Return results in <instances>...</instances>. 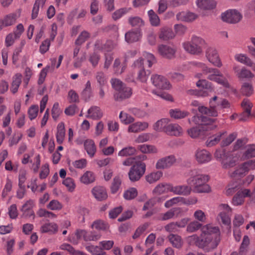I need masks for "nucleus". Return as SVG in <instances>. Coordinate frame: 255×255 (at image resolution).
<instances>
[{"label": "nucleus", "mask_w": 255, "mask_h": 255, "mask_svg": "<svg viewBox=\"0 0 255 255\" xmlns=\"http://www.w3.org/2000/svg\"><path fill=\"white\" fill-rule=\"evenodd\" d=\"M201 240L199 248L206 252L215 249L221 241L219 227L211 224L203 226L201 228Z\"/></svg>", "instance_id": "1"}, {"label": "nucleus", "mask_w": 255, "mask_h": 255, "mask_svg": "<svg viewBox=\"0 0 255 255\" xmlns=\"http://www.w3.org/2000/svg\"><path fill=\"white\" fill-rule=\"evenodd\" d=\"M208 180V175L202 174L199 170L194 169L190 172V177L187 179V183L195 192H209L210 187L206 184Z\"/></svg>", "instance_id": "2"}, {"label": "nucleus", "mask_w": 255, "mask_h": 255, "mask_svg": "<svg viewBox=\"0 0 255 255\" xmlns=\"http://www.w3.org/2000/svg\"><path fill=\"white\" fill-rule=\"evenodd\" d=\"M111 83L112 88L115 90L114 94V98L115 101L121 102L124 100L129 98L131 96V88L127 87L119 79H112Z\"/></svg>", "instance_id": "3"}, {"label": "nucleus", "mask_w": 255, "mask_h": 255, "mask_svg": "<svg viewBox=\"0 0 255 255\" xmlns=\"http://www.w3.org/2000/svg\"><path fill=\"white\" fill-rule=\"evenodd\" d=\"M205 42L201 37L192 35L190 41L182 43L184 49L188 53L193 55H199L203 52V47Z\"/></svg>", "instance_id": "4"}, {"label": "nucleus", "mask_w": 255, "mask_h": 255, "mask_svg": "<svg viewBox=\"0 0 255 255\" xmlns=\"http://www.w3.org/2000/svg\"><path fill=\"white\" fill-rule=\"evenodd\" d=\"M205 74H208V79L216 82L217 83L223 85L226 88L230 87V84L227 80L224 78L220 71L216 68H208L203 63H199Z\"/></svg>", "instance_id": "5"}, {"label": "nucleus", "mask_w": 255, "mask_h": 255, "mask_svg": "<svg viewBox=\"0 0 255 255\" xmlns=\"http://www.w3.org/2000/svg\"><path fill=\"white\" fill-rule=\"evenodd\" d=\"M216 119L207 118L203 116H194L192 121L196 125H202L203 130H209L215 129L217 125L214 123Z\"/></svg>", "instance_id": "6"}, {"label": "nucleus", "mask_w": 255, "mask_h": 255, "mask_svg": "<svg viewBox=\"0 0 255 255\" xmlns=\"http://www.w3.org/2000/svg\"><path fill=\"white\" fill-rule=\"evenodd\" d=\"M146 165L142 162H137L130 169L128 176L130 180L135 182L139 180L145 171Z\"/></svg>", "instance_id": "7"}, {"label": "nucleus", "mask_w": 255, "mask_h": 255, "mask_svg": "<svg viewBox=\"0 0 255 255\" xmlns=\"http://www.w3.org/2000/svg\"><path fill=\"white\" fill-rule=\"evenodd\" d=\"M222 19L229 23H238L242 18V14L236 9H230L223 13Z\"/></svg>", "instance_id": "8"}, {"label": "nucleus", "mask_w": 255, "mask_h": 255, "mask_svg": "<svg viewBox=\"0 0 255 255\" xmlns=\"http://www.w3.org/2000/svg\"><path fill=\"white\" fill-rule=\"evenodd\" d=\"M206 56L208 61L214 65L220 67L222 66V63L219 57L218 53L216 49L213 47H208L206 51Z\"/></svg>", "instance_id": "9"}, {"label": "nucleus", "mask_w": 255, "mask_h": 255, "mask_svg": "<svg viewBox=\"0 0 255 255\" xmlns=\"http://www.w3.org/2000/svg\"><path fill=\"white\" fill-rule=\"evenodd\" d=\"M151 81L153 85L159 89H167L170 88L169 82L162 76L153 75L151 77Z\"/></svg>", "instance_id": "10"}, {"label": "nucleus", "mask_w": 255, "mask_h": 255, "mask_svg": "<svg viewBox=\"0 0 255 255\" xmlns=\"http://www.w3.org/2000/svg\"><path fill=\"white\" fill-rule=\"evenodd\" d=\"M176 161L175 157L170 155L161 158L157 161L155 167L157 169H164L170 167Z\"/></svg>", "instance_id": "11"}, {"label": "nucleus", "mask_w": 255, "mask_h": 255, "mask_svg": "<svg viewBox=\"0 0 255 255\" xmlns=\"http://www.w3.org/2000/svg\"><path fill=\"white\" fill-rule=\"evenodd\" d=\"M220 213L219 215L222 223L225 225H229L231 223L229 214L231 212V208L228 204H222L219 207Z\"/></svg>", "instance_id": "12"}, {"label": "nucleus", "mask_w": 255, "mask_h": 255, "mask_svg": "<svg viewBox=\"0 0 255 255\" xmlns=\"http://www.w3.org/2000/svg\"><path fill=\"white\" fill-rule=\"evenodd\" d=\"M196 161L200 164L209 162L212 158V154L206 149H198L195 152Z\"/></svg>", "instance_id": "13"}, {"label": "nucleus", "mask_w": 255, "mask_h": 255, "mask_svg": "<svg viewBox=\"0 0 255 255\" xmlns=\"http://www.w3.org/2000/svg\"><path fill=\"white\" fill-rule=\"evenodd\" d=\"M19 16V14L17 13H11L5 15L2 18L0 19V31L4 27H7L14 24Z\"/></svg>", "instance_id": "14"}, {"label": "nucleus", "mask_w": 255, "mask_h": 255, "mask_svg": "<svg viewBox=\"0 0 255 255\" xmlns=\"http://www.w3.org/2000/svg\"><path fill=\"white\" fill-rule=\"evenodd\" d=\"M158 52L163 57L171 59L174 57L176 49L168 45L160 44L158 46Z\"/></svg>", "instance_id": "15"}, {"label": "nucleus", "mask_w": 255, "mask_h": 255, "mask_svg": "<svg viewBox=\"0 0 255 255\" xmlns=\"http://www.w3.org/2000/svg\"><path fill=\"white\" fill-rule=\"evenodd\" d=\"M192 189L189 185H182L176 186L171 185V192L174 194L183 196L190 194Z\"/></svg>", "instance_id": "16"}, {"label": "nucleus", "mask_w": 255, "mask_h": 255, "mask_svg": "<svg viewBox=\"0 0 255 255\" xmlns=\"http://www.w3.org/2000/svg\"><path fill=\"white\" fill-rule=\"evenodd\" d=\"M175 36L172 29L166 26L161 28L158 34L159 38L163 41L172 39Z\"/></svg>", "instance_id": "17"}, {"label": "nucleus", "mask_w": 255, "mask_h": 255, "mask_svg": "<svg viewBox=\"0 0 255 255\" xmlns=\"http://www.w3.org/2000/svg\"><path fill=\"white\" fill-rule=\"evenodd\" d=\"M199 112L203 114L210 117H216L218 116V112L216 107L212 103V101H210L209 108L206 107H200Z\"/></svg>", "instance_id": "18"}, {"label": "nucleus", "mask_w": 255, "mask_h": 255, "mask_svg": "<svg viewBox=\"0 0 255 255\" xmlns=\"http://www.w3.org/2000/svg\"><path fill=\"white\" fill-rule=\"evenodd\" d=\"M94 197L98 201L106 200L108 197L106 189L103 186H95L92 190Z\"/></svg>", "instance_id": "19"}, {"label": "nucleus", "mask_w": 255, "mask_h": 255, "mask_svg": "<svg viewBox=\"0 0 255 255\" xmlns=\"http://www.w3.org/2000/svg\"><path fill=\"white\" fill-rule=\"evenodd\" d=\"M233 70L236 76L240 79L252 78L254 76V75L251 71L245 67L240 69L239 66H235L233 67Z\"/></svg>", "instance_id": "20"}, {"label": "nucleus", "mask_w": 255, "mask_h": 255, "mask_svg": "<svg viewBox=\"0 0 255 255\" xmlns=\"http://www.w3.org/2000/svg\"><path fill=\"white\" fill-rule=\"evenodd\" d=\"M171 192V185L167 183H161L157 185L152 190V194L160 195Z\"/></svg>", "instance_id": "21"}, {"label": "nucleus", "mask_w": 255, "mask_h": 255, "mask_svg": "<svg viewBox=\"0 0 255 255\" xmlns=\"http://www.w3.org/2000/svg\"><path fill=\"white\" fill-rule=\"evenodd\" d=\"M197 6L203 10H211L216 7L217 2L214 0H197Z\"/></svg>", "instance_id": "22"}, {"label": "nucleus", "mask_w": 255, "mask_h": 255, "mask_svg": "<svg viewBox=\"0 0 255 255\" xmlns=\"http://www.w3.org/2000/svg\"><path fill=\"white\" fill-rule=\"evenodd\" d=\"M182 132V128L179 125L171 123H169L165 131L168 135L176 136L181 135Z\"/></svg>", "instance_id": "23"}, {"label": "nucleus", "mask_w": 255, "mask_h": 255, "mask_svg": "<svg viewBox=\"0 0 255 255\" xmlns=\"http://www.w3.org/2000/svg\"><path fill=\"white\" fill-rule=\"evenodd\" d=\"M197 17V15L191 12L181 11L176 14V18L178 20L191 22Z\"/></svg>", "instance_id": "24"}, {"label": "nucleus", "mask_w": 255, "mask_h": 255, "mask_svg": "<svg viewBox=\"0 0 255 255\" xmlns=\"http://www.w3.org/2000/svg\"><path fill=\"white\" fill-rule=\"evenodd\" d=\"M148 127L146 122H136L132 124L128 127L129 132H138L145 130Z\"/></svg>", "instance_id": "25"}, {"label": "nucleus", "mask_w": 255, "mask_h": 255, "mask_svg": "<svg viewBox=\"0 0 255 255\" xmlns=\"http://www.w3.org/2000/svg\"><path fill=\"white\" fill-rule=\"evenodd\" d=\"M235 59L243 64L251 67L252 70L255 72V63L251 59L244 54H237L235 56Z\"/></svg>", "instance_id": "26"}, {"label": "nucleus", "mask_w": 255, "mask_h": 255, "mask_svg": "<svg viewBox=\"0 0 255 255\" xmlns=\"http://www.w3.org/2000/svg\"><path fill=\"white\" fill-rule=\"evenodd\" d=\"M34 205V201L32 200L27 201L21 209V211L23 212V215L27 217L34 216V213L32 210Z\"/></svg>", "instance_id": "27"}, {"label": "nucleus", "mask_w": 255, "mask_h": 255, "mask_svg": "<svg viewBox=\"0 0 255 255\" xmlns=\"http://www.w3.org/2000/svg\"><path fill=\"white\" fill-rule=\"evenodd\" d=\"M22 75L20 73L15 74L12 78V82L10 90L12 93H16L21 83Z\"/></svg>", "instance_id": "28"}, {"label": "nucleus", "mask_w": 255, "mask_h": 255, "mask_svg": "<svg viewBox=\"0 0 255 255\" xmlns=\"http://www.w3.org/2000/svg\"><path fill=\"white\" fill-rule=\"evenodd\" d=\"M103 115V112L99 107L93 106L88 110V115L86 117L93 120H99Z\"/></svg>", "instance_id": "29"}, {"label": "nucleus", "mask_w": 255, "mask_h": 255, "mask_svg": "<svg viewBox=\"0 0 255 255\" xmlns=\"http://www.w3.org/2000/svg\"><path fill=\"white\" fill-rule=\"evenodd\" d=\"M165 197H154L146 202L142 208L143 211L151 209L157 203H162L165 200Z\"/></svg>", "instance_id": "30"}, {"label": "nucleus", "mask_w": 255, "mask_h": 255, "mask_svg": "<svg viewBox=\"0 0 255 255\" xmlns=\"http://www.w3.org/2000/svg\"><path fill=\"white\" fill-rule=\"evenodd\" d=\"M140 32L137 30H130L125 34V40L128 43H131L137 41L140 37Z\"/></svg>", "instance_id": "31"}, {"label": "nucleus", "mask_w": 255, "mask_h": 255, "mask_svg": "<svg viewBox=\"0 0 255 255\" xmlns=\"http://www.w3.org/2000/svg\"><path fill=\"white\" fill-rule=\"evenodd\" d=\"M168 239L173 247L178 249L182 248L183 242L179 235L171 234L168 236Z\"/></svg>", "instance_id": "32"}, {"label": "nucleus", "mask_w": 255, "mask_h": 255, "mask_svg": "<svg viewBox=\"0 0 255 255\" xmlns=\"http://www.w3.org/2000/svg\"><path fill=\"white\" fill-rule=\"evenodd\" d=\"M170 120L169 119L164 118L157 121L153 125V129L158 131H163L165 132L166 128L168 126Z\"/></svg>", "instance_id": "33"}, {"label": "nucleus", "mask_w": 255, "mask_h": 255, "mask_svg": "<svg viewBox=\"0 0 255 255\" xmlns=\"http://www.w3.org/2000/svg\"><path fill=\"white\" fill-rule=\"evenodd\" d=\"M84 147L89 155L92 157L96 151V147L94 141L92 139H87L84 142Z\"/></svg>", "instance_id": "34"}, {"label": "nucleus", "mask_w": 255, "mask_h": 255, "mask_svg": "<svg viewBox=\"0 0 255 255\" xmlns=\"http://www.w3.org/2000/svg\"><path fill=\"white\" fill-rule=\"evenodd\" d=\"M226 133V131L219 132L209 137L206 141L207 146L211 147L217 144L221 140L222 136Z\"/></svg>", "instance_id": "35"}, {"label": "nucleus", "mask_w": 255, "mask_h": 255, "mask_svg": "<svg viewBox=\"0 0 255 255\" xmlns=\"http://www.w3.org/2000/svg\"><path fill=\"white\" fill-rule=\"evenodd\" d=\"M162 175L163 173L160 171L152 172L145 176V179L149 184H152L159 180Z\"/></svg>", "instance_id": "36"}, {"label": "nucleus", "mask_w": 255, "mask_h": 255, "mask_svg": "<svg viewBox=\"0 0 255 255\" xmlns=\"http://www.w3.org/2000/svg\"><path fill=\"white\" fill-rule=\"evenodd\" d=\"M58 226L54 223L45 224L41 226L40 231L41 233H50L55 234L57 232Z\"/></svg>", "instance_id": "37"}, {"label": "nucleus", "mask_w": 255, "mask_h": 255, "mask_svg": "<svg viewBox=\"0 0 255 255\" xmlns=\"http://www.w3.org/2000/svg\"><path fill=\"white\" fill-rule=\"evenodd\" d=\"M65 129L63 123H60L57 126V132L56 134V140L59 144H61L65 137Z\"/></svg>", "instance_id": "38"}, {"label": "nucleus", "mask_w": 255, "mask_h": 255, "mask_svg": "<svg viewBox=\"0 0 255 255\" xmlns=\"http://www.w3.org/2000/svg\"><path fill=\"white\" fill-rule=\"evenodd\" d=\"M169 114L172 118L175 119H180L187 117L189 113L185 111H181L179 109H172L170 110Z\"/></svg>", "instance_id": "39"}, {"label": "nucleus", "mask_w": 255, "mask_h": 255, "mask_svg": "<svg viewBox=\"0 0 255 255\" xmlns=\"http://www.w3.org/2000/svg\"><path fill=\"white\" fill-rule=\"evenodd\" d=\"M240 92L243 95L249 97L253 94L254 88L251 83L245 82L241 86Z\"/></svg>", "instance_id": "40"}, {"label": "nucleus", "mask_w": 255, "mask_h": 255, "mask_svg": "<svg viewBox=\"0 0 255 255\" xmlns=\"http://www.w3.org/2000/svg\"><path fill=\"white\" fill-rule=\"evenodd\" d=\"M95 180L94 174L90 171H86L80 178L81 182L85 184H89L93 182Z\"/></svg>", "instance_id": "41"}, {"label": "nucleus", "mask_w": 255, "mask_h": 255, "mask_svg": "<svg viewBox=\"0 0 255 255\" xmlns=\"http://www.w3.org/2000/svg\"><path fill=\"white\" fill-rule=\"evenodd\" d=\"M147 13L151 25L153 26H159L160 19L157 14L152 9L148 10Z\"/></svg>", "instance_id": "42"}, {"label": "nucleus", "mask_w": 255, "mask_h": 255, "mask_svg": "<svg viewBox=\"0 0 255 255\" xmlns=\"http://www.w3.org/2000/svg\"><path fill=\"white\" fill-rule=\"evenodd\" d=\"M128 22L131 26L137 28L141 27L144 24L142 19L137 16L129 17L128 19Z\"/></svg>", "instance_id": "43"}, {"label": "nucleus", "mask_w": 255, "mask_h": 255, "mask_svg": "<svg viewBox=\"0 0 255 255\" xmlns=\"http://www.w3.org/2000/svg\"><path fill=\"white\" fill-rule=\"evenodd\" d=\"M243 157L246 159L255 157V144H248L246 146Z\"/></svg>", "instance_id": "44"}, {"label": "nucleus", "mask_w": 255, "mask_h": 255, "mask_svg": "<svg viewBox=\"0 0 255 255\" xmlns=\"http://www.w3.org/2000/svg\"><path fill=\"white\" fill-rule=\"evenodd\" d=\"M246 172V169L242 164L240 167L238 168L235 171H230L229 174L231 177L237 179L243 177Z\"/></svg>", "instance_id": "45"}, {"label": "nucleus", "mask_w": 255, "mask_h": 255, "mask_svg": "<svg viewBox=\"0 0 255 255\" xmlns=\"http://www.w3.org/2000/svg\"><path fill=\"white\" fill-rule=\"evenodd\" d=\"M95 79L99 85V86H106L107 79L105 73L101 71H98L95 74Z\"/></svg>", "instance_id": "46"}, {"label": "nucleus", "mask_w": 255, "mask_h": 255, "mask_svg": "<svg viewBox=\"0 0 255 255\" xmlns=\"http://www.w3.org/2000/svg\"><path fill=\"white\" fill-rule=\"evenodd\" d=\"M86 249L93 255H106V253L103 251L101 247L91 245L87 246Z\"/></svg>", "instance_id": "47"}, {"label": "nucleus", "mask_w": 255, "mask_h": 255, "mask_svg": "<svg viewBox=\"0 0 255 255\" xmlns=\"http://www.w3.org/2000/svg\"><path fill=\"white\" fill-rule=\"evenodd\" d=\"M149 70H145V69H141L138 71L137 76V80L142 83H146L149 75H150Z\"/></svg>", "instance_id": "48"}, {"label": "nucleus", "mask_w": 255, "mask_h": 255, "mask_svg": "<svg viewBox=\"0 0 255 255\" xmlns=\"http://www.w3.org/2000/svg\"><path fill=\"white\" fill-rule=\"evenodd\" d=\"M136 152V149L132 146H127L122 150L119 153L118 155L120 156H128L134 155Z\"/></svg>", "instance_id": "49"}, {"label": "nucleus", "mask_w": 255, "mask_h": 255, "mask_svg": "<svg viewBox=\"0 0 255 255\" xmlns=\"http://www.w3.org/2000/svg\"><path fill=\"white\" fill-rule=\"evenodd\" d=\"M204 131L202 127H193L188 130V133L189 136L193 138H197L203 133Z\"/></svg>", "instance_id": "50"}, {"label": "nucleus", "mask_w": 255, "mask_h": 255, "mask_svg": "<svg viewBox=\"0 0 255 255\" xmlns=\"http://www.w3.org/2000/svg\"><path fill=\"white\" fill-rule=\"evenodd\" d=\"M138 149L144 153H151L157 152V149L155 146L151 145L142 144L138 146Z\"/></svg>", "instance_id": "51"}, {"label": "nucleus", "mask_w": 255, "mask_h": 255, "mask_svg": "<svg viewBox=\"0 0 255 255\" xmlns=\"http://www.w3.org/2000/svg\"><path fill=\"white\" fill-rule=\"evenodd\" d=\"M178 211V208H173L165 213L162 214L160 216L161 221H166L173 218L175 213Z\"/></svg>", "instance_id": "52"}, {"label": "nucleus", "mask_w": 255, "mask_h": 255, "mask_svg": "<svg viewBox=\"0 0 255 255\" xmlns=\"http://www.w3.org/2000/svg\"><path fill=\"white\" fill-rule=\"evenodd\" d=\"M44 3V1L43 0H36L34 4L32 14H31V18L32 19L36 18L38 14L39 7L40 5H43Z\"/></svg>", "instance_id": "53"}, {"label": "nucleus", "mask_w": 255, "mask_h": 255, "mask_svg": "<svg viewBox=\"0 0 255 255\" xmlns=\"http://www.w3.org/2000/svg\"><path fill=\"white\" fill-rule=\"evenodd\" d=\"M119 118L121 121L126 124H129L134 122V118L126 113L122 111L120 113Z\"/></svg>", "instance_id": "54"}, {"label": "nucleus", "mask_w": 255, "mask_h": 255, "mask_svg": "<svg viewBox=\"0 0 255 255\" xmlns=\"http://www.w3.org/2000/svg\"><path fill=\"white\" fill-rule=\"evenodd\" d=\"M201 227L202 224L199 222L193 221L188 225L186 230L189 233H193L198 230Z\"/></svg>", "instance_id": "55"}, {"label": "nucleus", "mask_w": 255, "mask_h": 255, "mask_svg": "<svg viewBox=\"0 0 255 255\" xmlns=\"http://www.w3.org/2000/svg\"><path fill=\"white\" fill-rule=\"evenodd\" d=\"M222 164L224 168L233 167L236 165V161L230 156H227L222 161Z\"/></svg>", "instance_id": "56"}, {"label": "nucleus", "mask_w": 255, "mask_h": 255, "mask_svg": "<svg viewBox=\"0 0 255 255\" xmlns=\"http://www.w3.org/2000/svg\"><path fill=\"white\" fill-rule=\"evenodd\" d=\"M122 183L121 178L119 176H116L114 178L111 187L112 193H116L119 189Z\"/></svg>", "instance_id": "57"}, {"label": "nucleus", "mask_w": 255, "mask_h": 255, "mask_svg": "<svg viewBox=\"0 0 255 255\" xmlns=\"http://www.w3.org/2000/svg\"><path fill=\"white\" fill-rule=\"evenodd\" d=\"M137 195L136 189L134 188H131L124 193V197L127 200H131L134 198Z\"/></svg>", "instance_id": "58"}, {"label": "nucleus", "mask_w": 255, "mask_h": 255, "mask_svg": "<svg viewBox=\"0 0 255 255\" xmlns=\"http://www.w3.org/2000/svg\"><path fill=\"white\" fill-rule=\"evenodd\" d=\"M90 34L86 31H83L79 35L78 38L75 41V44L77 45H81L87 40L89 37Z\"/></svg>", "instance_id": "59"}, {"label": "nucleus", "mask_w": 255, "mask_h": 255, "mask_svg": "<svg viewBox=\"0 0 255 255\" xmlns=\"http://www.w3.org/2000/svg\"><path fill=\"white\" fill-rule=\"evenodd\" d=\"M201 240V235L199 237L197 235L189 236L187 239V241L189 245H195L197 247H198V245L200 243Z\"/></svg>", "instance_id": "60"}, {"label": "nucleus", "mask_w": 255, "mask_h": 255, "mask_svg": "<svg viewBox=\"0 0 255 255\" xmlns=\"http://www.w3.org/2000/svg\"><path fill=\"white\" fill-rule=\"evenodd\" d=\"M100 59V55L97 53L94 52L91 54L89 57V61L93 67H96Z\"/></svg>", "instance_id": "61"}, {"label": "nucleus", "mask_w": 255, "mask_h": 255, "mask_svg": "<svg viewBox=\"0 0 255 255\" xmlns=\"http://www.w3.org/2000/svg\"><path fill=\"white\" fill-rule=\"evenodd\" d=\"M143 56L145 60L148 63V67H151L156 62L154 56L151 53L144 52Z\"/></svg>", "instance_id": "62"}, {"label": "nucleus", "mask_w": 255, "mask_h": 255, "mask_svg": "<svg viewBox=\"0 0 255 255\" xmlns=\"http://www.w3.org/2000/svg\"><path fill=\"white\" fill-rule=\"evenodd\" d=\"M250 244V239L248 236H244L241 246L240 248L239 254L243 255L247 251V248Z\"/></svg>", "instance_id": "63"}, {"label": "nucleus", "mask_w": 255, "mask_h": 255, "mask_svg": "<svg viewBox=\"0 0 255 255\" xmlns=\"http://www.w3.org/2000/svg\"><path fill=\"white\" fill-rule=\"evenodd\" d=\"M38 112V106L37 105L31 106L28 111V114L29 119L31 120L34 119L37 116Z\"/></svg>", "instance_id": "64"}]
</instances>
